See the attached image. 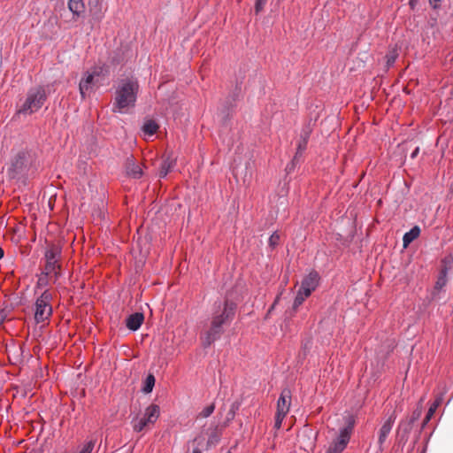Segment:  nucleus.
Returning a JSON list of instances; mask_svg holds the SVG:
<instances>
[{"mask_svg": "<svg viewBox=\"0 0 453 453\" xmlns=\"http://www.w3.org/2000/svg\"><path fill=\"white\" fill-rule=\"evenodd\" d=\"M4 250L0 247V260L4 257Z\"/></svg>", "mask_w": 453, "mask_h": 453, "instance_id": "nucleus-50", "label": "nucleus"}, {"mask_svg": "<svg viewBox=\"0 0 453 453\" xmlns=\"http://www.w3.org/2000/svg\"><path fill=\"white\" fill-rule=\"evenodd\" d=\"M315 122L316 119L313 120L312 119H310L302 127L300 136L296 143V151H298V156L303 155L306 150Z\"/></svg>", "mask_w": 453, "mask_h": 453, "instance_id": "nucleus-9", "label": "nucleus"}, {"mask_svg": "<svg viewBox=\"0 0 453 453\" xmlns=\"http://www.w3.org/2000/svg\"><path fill=\"white\" fill-rule=\"evenodd\" d=\"M173 167V161L170 158V157H165L159 165L157 176L159 179H165L169 172Z\"/></svg>", "mask_w": 453, "mask_h": 453, "instance_id": "nucleus-20", "label": "nucleus"}, {"mask_svg": "<svg viewBox=\"0 0 453 453\" xmlns=\"http://www.w3.org/2000/svg\"><path fill=\"white\" fill-rule=\"evenodd\" d=\"M395 419L396 414L395 411H394L382 424L381 427L380 428L379 434L388 436L393 428Z\"/></svg>", "mask_w": 453, "mask_h": 453, "instance_id": "nucleus-21", "label": "nucleus"}, {"mask_svg": "<svg viewBox=\"0 0 453 453\" xmlns=\"http://www.w3.org/2000/svg\"><path fill=\"white\" fill-rule=\"evenodd\" d=\"M214 411H215V404L211 403V404L207 405L206 407H204L199 415L201 417L206 418H209L213 413Z\"/></svg>", "mask_w": 453, "mask_h": 453, "instance_id": "nucleus-38", "label": "nucleus"}, {"mask_svg": "<svg viewBox=\"0 0 453 453\" xmlns=\"http://www.w3.org/2000/svg\"><path fill=\"white\" fill-rule=\"evenodd\" d=\"M279 241L280 235L276 231H274L268 239V244L273 250L278 245Z\"/></svg>", "mask_w": 453, "mask_h": 453, "instance_id": "nucleus-39", "label": "nucleus"}, {"mask_svg": "<svg viewBox=\"0 0 453 453\" xmlns=\"http://www.w3.org/2000/svg\"><path fill=\"white\" fill-rule=\"evenodd\" d=\"M220 441V435L217 431H213L209 434L207 442H206V448L210 449L211 447H215L219 444Z\"/></svg>", "mask_w": 453, "mask_h": 453, "instance_id": "nucleus-34", "label": "nucleus"}, {"mask_svg": "<svg viewBox=\"0 0 453 453\" xmlns=\"http://www.w3.org/2000/svg\"><path fill=\"white\" fill-rule=\"evenodd\" d=\"M95 448V441L90 440L86 441L82 447L76 452L73 453H92Z\"/></svg>", "mask_w": 453, "mask_h": 453, "instance_id": "nucleus-36", "label": "nucleus"}, {"mask_svg": "<svg viewBox=\"0 0 453 453\" xmlns=\"http://www.w3.org/2000/svg\"><path fill=\"white\" fill-rule=\"evenodd\" d=\"M418 4V0H409L408 4L410 8L414 11Z\"/></svg>", "mask_w": 453, "mask_h": 453, "instance_id": "nucleus-46", "label": "nucleus"}, {"mask_svg": "<svg viewBox=\"0 0 453 453\" xmlns=\"http://www.w3.org/2000/svg\"><path fill=\"white\" fill-rule=\"evenodd\" d=\"M39 161L34 150L18 151L10 160L6 174L10 180L25 182L28 176L37 172Z\"/></svg>", "mask_w": 453, "mask_h": 453, "instance_id": "nucleus-2", "label": "nucleus"}, {"mask_svg": "<svg viewBox=\"0 0 453 453\" xmlns=\"http://www.w3.org/2000/svg\"><path fill=\"white\" fill-rule=\"evenodd\" d=\"M125 169L127 175L132 179L139 180L143 176L141 164L132 155L127 157Z\"/></svg>", "mask_w": 453, "mask_h": 453, "instance_id": "nucleus-13", "label": "nucleus"}, {"mask_svg": "<svg viewBox=\"0 0 453 453\" xmlns=\"http://www.w3.org/2000/svg\"><path fill=\"white\" fill-rule=\"evenodd\" d=\"M443 266L441 268L437 280L434 285V288L431 293L430 302L431 301H438L441 299L440 293L441 289L446 286L448 279V273L449 271V266L447 265V259H443Z\"/></svg>", "mask_w": 453, "mask_h": 453, "instance_id": "nucleus-11", "label": "nucleus"}, {"mask_svg": "<svg viewBox=\"0 0 453 453\" xmlns=\"http://www.w3.org/2000/svg\"><path fill=\"white\" fill-rule=\"evenodd\" d=\"M51 273L42 270L41 273L37 275L38 280L36 282L37 288H47L50 284V277Z\"/></svg>", "mask_w": 453, "mask_h": 453, "instance_id": "nucleus-27", "label": "nucleus"}, {"mask_svg": "<svg viewBox=\"0 0 453 453\" xmlns=\"http://www.w3.org/2000/svg\"><path fill=\"white\" fill-rule=\"evenodd\" d=\"M238 303L229 297L214 302L210 317L208 329L202 335V345L210 348L215 342L221 339L226 328L234 320Z\"/></svg>", "mask_w": 453, "mask_h": 453, "instance_id": "nucleus-1", "label": "nucleus"}, {"mask_svg": "<svg viewBox=\"0 0 453 453\" xmlns=\"http://www.w3.org/2000/svg\"><path fill=\"white\" fill-rule=\"evenodd\" d=\"M60 270L61 269H56L55 272H51L50 276L54 277V282H56L61 277Z\"/></svg>", "mask_w": 453, "mask_h": 453, "instance_id": "nucleus-45", "label": "nucleus"}, {"mask_svg": "<svg viewBox=\"0 0 453 453\" xmlns=\"http://www.w3.org/2000/svg\"><path fill=\"white\" fill-rule=\"evenodd\" d=\"M160 415V408L157 404H150L144 411L143 418L150 423H155Z\"/></svg>", "mask_w": 453, "mask_h": 453, "instance_id": "nucleus-19", "label": "nucleus"}, {"mask_svg": "<svg viewBox=\"0 0 453 453\" xmlns=\"http://www.w3.org/2000/svg\"><path fill=\"white\" fill-rule=\"evenodd\" d=\"M419 150V147H416L410 155L411 158L415 159L418 157Z\"/></svg>", "mask_w": 453, "mask_h": 453, "instance_id": "nucleus-47", "label": "nucleus"}, {"mask_svg": "<svg viewBox=\"0 0 453 453\" xmlns=\"http://www.w3.org/2000/svg\"><path fill=\"white\" fill-rule=\"evenodd\" d=\"M132 424H133V429L134 432L136 433H140L142 432L146 426L148 424H150L146 419L145 418H138V417L136 418H134L133 420H132Z\"/></svg>", "mask_w": 453, "mask_h": 453, "instance_id": "nucleus-29", "label": "nucleus"}, {"mask_svg": "<svg viewBox=\"0 0 453 453\" xmlns=\"http://www.w3.org/2000/svg\"><path fill=\"white\" fill-rule=\"evenodd\" d=\"M422 401H423V398L420 399L419 403L417 404V407L412 411L411 415L410 417L405 418L406 419L412 422L413 424H415V422L418 421L422 415V409H423L422 408Z\"/></svg>", "mask_w": 453, "mask_h": 453, "instance_id": "nucleus-32", "label": "nucleus"}, {"mask_svg": "<svg viewBox=\"0 0 453 453\" xmlns=\"http://www.w3.org/2000/svg\"><path fill=\"white\" fill-rule=\"evenodd\" d=\"M241 406V403L238 401H234L232 403L230 409L226 414V421L229 422L233 420L235 417L236 412L239 411Z\"/></svg>", "mask_w": 453, "mask_h": 453, "instance_id": "nucleus-35", "label": "nucleus"}, {"mask_svg": "<svg viewBox=\"0 0 453 453\" xmlns=\"http://www.w3.org/2000/svg\"><path fill=\"white\" fill-rule=\"evenodd\" d=\"M109 62L111 65L117 67L123 64L124 62V53L121 49H117L113 50L110 57H109Z\"/></svg>", "mask_w": 453, "mask_h": 453, "instance_id": "nucleus-24", "label": "nucleus"}, {"mask_svg": "<svg viewBox=\"0 0 453 453\" xmlns=\"http://www.w3.org/2000/svg\"><path fill=\"white\" fill-rule=\"evenodd\" d=\"M302 158H303V155L298 156V151H296L294 157L286 166V172L288 173H291L292 172H294L296 167L298 165H300Z\"/></svg>", "mask_w": 453, "mask_h": 453, "instance_id": "nucleus-30", "label": "nucleus"}, {"mask_svg": "<svg viewBox=\"0 0 453 453\" xmlns=\"http://www.w3.org/2000/svg\"><path fill=\"white\" fill-rule=\"evenodd\" d=\"M49 94L42 85L30 88L27 93L25 101L16 111L18 116H30L38 111L47 102Z\"/></svg>", "mask_w": 453, "mask_h": 453, "instance_id": "nucleus-4", "label": "nucleus"}, {"mask_svg": "<svg viewBox=\"0 0 453 453\" xmlns=\"http://www.w3.org/2000/svg\"><path fill=\"white\" fill-rule=\"evenodd\" d=\"M156 378L153 373H148L142 381L141 391L144 394H150L155 387Z\"/></svg>", "mask_w": 453, "mask_h": 453, "instance_id": "nucleus-23", "label": "nucleus"}, {"mask_svg": "<svg viewBox=\"0 0 453 453\" xmlns=\"http://www.w3.org/2000/svg\"><path fill=\"white\" fill-rule=\"evenodd\" d=\"M413 426L414 424L406 418L400 420L396 428V439L400 445L404 446L407 443Z\"/></svg>", "mask_w": 453, "mask_h": 453, "instance_id": "nucleus-12", "label": "nucleus"}, {"mask_svg": "<svg viewBox=\"0 0 453 453\" xmlns=\"http://www.w3.org/2000/svg\"><path fill=\"white\" fill-rule=\"evenodd\" d=\"M94 75L90 71L84 73V76L81 78L79 83V91L82 98L86 97V92L90 90L94 86Z\"/></svg>", "mask_w": 453, "mask_h": 453, "instance_id": "nucleus-16", "label": "nucleus"}, {"mask_svg": "<svg viewBox=\"0 0 453 453\" xmlns=\"http://www.w3.org/2000/svg\"><path fill=\"white\" fill-rule=\"evenodd\" d=\"M144 321V315L142 312H134L127 317L126 326L132 332L137 331Z\"/></svg>", "mask_w": 453, "mask_h": 453, "instance_id": "nucleus-15", "label": "nucleus"}, {"mask_svg": "<svg viewBox=\"0 0 453 453\" xmlns=\"http://www.w3.org/2000/svg\"><path fill=\"white\" fill-rule=\"evenodd\" d=\"M430 420L431 419H428L427 415L426 414V417L424 418V419L421 422L420 429L418 430V434L417 439L415 440V441L413 443V446L411 447V450L413 449L414 444L417 442L419 434L426 428V426H427V424L429 423Z\"/></svg>", "mask_w": 453, "mask_h": 453, "instance_id": "nucleus-41", "label": "nucleus"}, {"mask_svg": "<svg viewBox=\"0 0 453 453\" xmlns=\"http://www.w3.org/2000/svg\"><path fill=\"white\" fill-rule=\"evenodd\" d=\"M52 299V294L49 289H45L35 303L34 319L37 324L48 319L52 314V307L50 303Z\"/></svg>", "mask_w": 453, "mask_h": 453, "instance_id": "nucleus-6", "label": "nucleus"}, {"mask_svg": "<svg viewBox=\"0 0 453 453\" xmlns=\"http://www.w3.org/2000/svg\"><path fill=\"white\" fill-rule=\"evenodd\" d=\"M287 413L276 411L274 419V427L279 429L281 426L282 421L285 418Z\"/></svg>", "mask_w": 453, "mask_h": 453, "instance_id": "nucleus-40", "label": "nucleus"}, {"mask_svg": "<svg viewBox=\"0 0 453 453\" xmlns=\"http://www.w3.org/2000/svg\"><path fill=\"white\" fill-rule=\"evenodd\" d=\"M387 438H388V436L379 434V438H378L379 451L381 452L383 450L382 445L386 441Z\"/></svg>", "mask_w": 453, "mask_h": 453, "instance_id": "nucleus-44", "label": "nucleus"}, {"mask_svg": "<svg viewBox=\"0 0 453 453\" xmlns=\"http://www.w3.org/2000/svg\"><path fill=\"white\" fill-rule=\"evenodd\" d=\"M68 9L73 19L76 20L85 12V4L82 0H68Z\"/></svg>", "mask_w": 453, "mask_h": 453, "instance_id": "nucleus-17", "label": "nucleus"}, {"mask_svg": "<svg viewBox=\"0 0 453 453\" xmlns=\"http://www.w3.org/2000/svg\"><path fill=\"white\" fill-rule=\"evenodd\" d=\"M3 322H4V319L0 318V326L2 325Z\"/></svg>", "mask_w": 453, "mask_h": 453, "instance_id": "nucleus-52", "label": "nucleus"}, {"mask_svg": "<svg viewBox=\"0 0 453 453\" xmlns=\"http://www.w3.org/2000/svg\"><path fill=\"white\" fill-rule=\"evenodd\" d=\"M250 165V163L247 162L246 165H245L244 181H246V178H247L248 175H250V177H251V172L249 171Z\"/></svg>", "mask_w": 453, "mask_h": 453, "instance_id": "nucleus-48", "label": "nucleus"}, {"mask_svg": "<svg viewBox=\"0 0 453 453\" xmlns=\"http://www.w3.org/2000/svg\"><path fill=\"white\" fill-rule=\"evenodd\" d=\"M158 127L159 126L157 121L150 119L144 121L142 127V131L144 133V134L152 136L157 133Z\"/></svg>", "mask_w": 453, "mask_h": 453, "instance_id": "nucleus-22", "label": "nucleus"}, {"mask_svg": "<svg viewBox=\"0 0 453 453\" xmlns=\"http://www.w3.org/2000/svg\"><path fill=\"white\" fill-rule=\"evenodd\" d=\"M139 88L136 77L130 75L119 78L115 85L112 111L122 113L124 109L134 107L137 101Z\"/></svg>", "mask_w": 453, "mask_h": 453, "instance_id": "nucleus-3", "label": "nucleus"}, {"mask_svg": "<svg viewBox=\"0 0 453 453\" xmlns=\"http://www.w3.org/2000/svg\"><path fill=\"white\" fill-rule=\"evenodd\" d=\"M88 4L90 6L91 11L95 12V14L97 15V12H99V18L103 17V14L101 12V0H89Z\"/></svg>", "mask_w": 453, "mask_h": 453, "instance_id": "nucleus-37", "label": "nucleus"}, {"mask_svg": "<svg viewBox=\"0 0 453 453\" xmlns=\"http://www.w3.org/2000/svg\"><path fill=\"white\" fill-rule=\"evenodd\" d=\"M421 233V229L418 226H413L409 231L404 233L403 236V246L406 249L413 241H415Z\"/></svg>", "mask_w": 453, "mask_h": 453, "instance_id": "nucleus-18", "label": "nucleus"}, {"mask_svg": "<svg viewBox=\"0 0 453 453\" xmlns=\"http://www.w3.org/2000/svg\"><path fill=\"white\" fill-rule=\"evenodd\" d=\"M398 57H399V53L395 47L392 48L388 50V52L385 56L387 70H388L394 66Z\"/></svg>", "mask_w": 453, "mask_h": 453, "instance_id": "nucleus-26", "label": "nucleus"}, {"mask_svg": "<svg viewBox=\"0 0 453 453\" xmlns=\"http://www.w3.org/2000/svg\"><path fill=\"white\" fill-rule=\"evenodd\" d=\"M442 400H443V395H438L435 400L434 401V403L431 404V406L429 407L427 412H426V415H427V418L428 419H431L433 418V416L434 415L437 408L441 405V403H442Z\"/></svg>", "mask_w": 453, "mask_h": 453, "instance_id": "nucleus-31", "label": "nucleus"}, {"mask_svg": "<svg viewBox=\"0 0 453 453\" xmlns=\"http://www.w3.org/2000/svg\"><path fill=\"white\" fill-rule=\"evenodd\" d=\"M192 453H202V451L198 448H194Z\"/></svg>", "mask_w": 453, "mask_h": 453, "instance_id": "nucleus-51", "label": "nucleus"}, {"mask_svg": "<svg viewBox=\"0 0 453 453\" xmlns=\"http://www.w3.org/2000/svg\"><path fill=\"white\" fill-rule=\"evenodd\" d=\"M290 401H291V390L288 388H285L282 389L279 399L277 401V410L278 412L287 413L290 408Z\"/></svg>", "mask_w": 453, "mask_h": 453, "instance_id": "nucleus-14", "label": "nucleus"}, {"mask_svg": "<svg viewBox=\"0 0 453 453\" xmlns=\"http://www.w3.org/2000/svg\"><path fill=\"white\" fill-rule=\"evenodd\" d=\"M268 0H256L255 1V12L256 13H259L263 11L265 5L266 4Z\"/></svg>", "mask_w": 453, "mask_h": 453, "instance_id": "nucleus-42", "label": "nucleus"}, {"mask_svg": "<svg viewBox=\"0 0 453 453\" xmlns=\"http://www.w3.org/2000/svg\"><path fill=\"white\" fill-rule=\"evenodd\" d=\"M320 280L321 278L319 273L316 270H311L303 277L299 288L303 290L304 296H311V293L319 287Z\"/></svg>", "mask_w": 453, "mask_h": 453, "instance_id": "nucleus-10", "label": "nucleus"}, {"mask_svg": "<svg viewBox=\"0 0 453 453\" xmlns=\"http://www.w3.org/2000/svg\"><path fill=\"white\" fill-rule=\"evenodd\" d=\"M309 296H304V293H303V290H301L299 288L295 296V299H294V302L292 304V309L296 311L298 309V307L303 303L305 298H307Z\"/></svg>", "mask_w": 453, "mask_h": 453, "instance_id": "nucleus-33", "label": "nucleus"}, {"mask_svg": "<svg viewBox=\"0 0 453 453\" xmlns=\"http://www.w3.org/2000/svg\"><path fill=\"white\" fill-rule=\"evenodd\" d=\"M354 426V418L348 416L345 426L339 429L336 438L333 440L325 453H342L349 442Z\"/></svg>", "mask_w": 453, "mask_h": 453, "instance_id": "nucleus-5", "label": "nucleus"}, {"mask_svg": "<svg viewBox=\"0 0 453 453\" xmlns=\"http://www.w3.org/2000/svg\"><path fill=\"white\" fill-rule=\"evenodd\" d=\"M242 80H243V77L237 76L235 87H234V90L232 92H230V94L227 96V97H229L230 100L235 101V102L240 101Z\"/></svg>", "mask_w": 453, "mask_h": 453, "instance_id": "nucleus-25", "label": "nucleus"}, {"mask_svg": "<svg viewBox=\"0 0 453 453\" xmlns=\"http://www.w3.org/2000/svg\"><path fill=\"white\" fill-rule=\"evenodd\" d=\"M236 107L237 102L232 101L226 96L217 114V118L222 127H227L230 125L231 119Z\"/></svg>", "mask_w": 453, "mask_h": 453, "instance_id": "nucleus-8", "label": "nucleus"}, {"mask_svg": "<svg viewBox=\"0 0 453 453\" xmlns=\"http://www.w3.org/2000/svg\"><path fill=\"white\" fill-rule=\"evenodd\" d=\"M61 255V247L56 244L48 246L44 250L45 266L43 270L51 273L55 272L56 269H61V265L59 264Z\"/></svg>", "mask_w": 453, "mask_h": 453, "instance_id": "nucleus-7", "label": "nucleus"}, {"mask_svg": "<svg viewBox=\"0 0 453 453\" xmlns=\"http://www.w3.org/2000/svg\"><path fill=\"white\" fill-rule=\"evenodd\" d=\"M430 437H431V434H430V435L427 437V439L426 440V445H425L424 449H422L421 453H426V447H427V443H428V441H429Z\"/></svg>", "mask_w": 453, "mask_h": 453, "instance_id": "nucleus-49", "label": "nucleus"}, {"mask_svg": "<svg viewBox=\"0 0 453 453\" xmlns=\"http://www.w3.org/2000/svg\"><path fill=\"white\" fill-rule=\"evenodd\" d=\"M90 73L94 77H106L110 74V67L106 64L101 65H96L91 68Z\"/></svg>", "mask_w": 453, "mask_h": 453, "instance_id": "nucleus-28", "label": "nucleus"}, {"mask_svg": "<svg viewBox=\"0 0 453 453\" xmlns=\"http://www.w3.org/2000/svg\"><path fill=\"white\" fill-rule=\"evenodd\" d=\"M441 1L442 0H428V3L433 10H438L441 7Z\"/></svg>", "mask_w": 453, "mask_h": 453, "instance_id": "nucleus-43", "label": "nucleus"}]
</instances>
